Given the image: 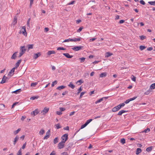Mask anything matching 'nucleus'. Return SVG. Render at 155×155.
I'll list each match as a JSON object with an SVG mask.
<instances>
[{
	"label": "nucleus",
	"instance_id": "f257e3e1",
	"mask_svg": "<svg viewBox=\"0 0 155 155\" xmlns=\"http://www.w3.org/2000/svg\"><path fill=\"white\" fill-rule=\"evenodd\" d=\"M22 32L23 35L25 36H27V34L26 31V28L25 26H22L21 27V30L20 31V33H21Z\"/></svg>",
	"mask_w": 155,
	"mask_h": 155
},
{
	"label": "nucleus",
	"instance_id": "f03ea898",
	"mask_svg": "<svg viewBox=\"0 0 155 155\" xmlns=\"http://www.w3.org/2000/svg\"><path fill=\"white\" fill-rule=\"evenodd\" d=\"M27 50V49H26V46H21L20 47V53H22V54H23L25 53V51Z\"/></svg>",
	"mask_w": 155,
	"mask_h": 155
},
{
	"label": "nucleus",
	"instance_id": "7ed1b4c3",
	"mask_svg": "<svg viewBox=\"0 0 155 155\" xmlns=\"http://www.w3.org/2000/svg\"><path fill=\"white\" fill-rule=\"evenodd\" d=\"M68 134H65L62 136L61 139H62V140L61 141L65 143L66 140L68 139Z\"/></svg>",
	"mask_w": 155,
	"mask_h": 155
},
{
	"label": "nucleus",
	"instance_id": "20e7f679",
	"mask_svg": "<svg viewBox=\"0 0 155 155\" xmlns=\"http://www.w3.org/2000/svg\"><path fill=\"white\" fill-rule=\"evenodd\" d=\"M83 48L82 46H75L72 48V49L75 51H78L81 49Z\"/></svg>",
	"mask_w": 155,
	"mask_h": 155
},
{
	"label": "nucleus",
	"instance_id": "39448f33",
	"mask_svg": "<svg viewBox=\"0 0 155 155\" xmlns=\"http://www.w3.org/2000/svg\"><path fill=\"white\" fill-rule=\"evenodd\" d=\"M65 142L61 141L59 143L58 147V149H61L64 147Z\"/></svg>",
	"mask_w": 155,
	"mask_h": 155
},
{
	"label": "nucleus",
	"instance_id": "423d86ee",
	"mask_svg": "<svg viewBox=\"0 0 155 155\" xmlns=\"http://www.w3.org/2000/svg\"><path fill=\"white\" fill-rule=\"evenodd\" d=\"M49 108L45 107L43 110L41 111V113L43 115L45 114H46L48 111L49 110Z\"/></svg>",
	"mask_w": 155,
	"mask_h": 155
},
{
	"label": "nucleus",
	"instance_id": "0eeeda50",
	"mask_svg": "<svg viewBox=\"0 0 155 155\" xmlns=\"http://www.w3.org/2000/svg\"><path fill=\"white\" fill-rule=\"evenodd\" d=\"M50 131L48 130L46 132L45 136L43 138L44 140H46L48 139L50 136Z\"/></svg>",
	"mask_w": 155,
	"mask_h": 155
},
{
	"label": "nucleus",
	"instance_id": "6e6552de",
	"mask_svg": "<svg viewBox=\"0 0 155 155\" xmlns=\"http://www.w3.org/2000/svg\"><path fill=\"white\" fill-rule=\"evenodd\" d=\"M17 17L16 16H15L14 18V19L12 24V25L14 26L17 23Z\"/></svg>",
	"mask_w": 155,
	"mask_h": 155
},
{
	"label": "nucleus",
	"instance_id": "1a4fd4ad",
	"mask_svg": "<svg viewBox=\"0 0 155 155\" xmlns=\"http://www.w3.org/2000/svg\"><path fill=\"white\" fill-rule=\"evenodd\" d=\"M15 68H13L9 72L8 75L10 76H12L14 74Z\"/></svg>",
	"mask_w": 155,
	"mask_h": 155
},
{
	"label": "nucleus",
	"instance_id": "9d476101",
	"mask_svg": "<svg viewBox=\"0 0 155 155\" xmlns=\"http://www.w3.org/2000/svg\"><path fill=\"white\" fill-rule=\"evenodd\" d=\"M39 111L38 110V109H36L33 111L31 113L32 114H33L34 116H35L37 115L39 113Z\"/></svg>",
	"mask_w": 155,
	"mask_h": 155
},
{
	"label": "nucleus",
	"instance_id": "9b49d317",
	"mask_svg": "<svg viewBox=\"0 0 155 155\" xmlns=\"http://www.w3.org/2000/svg\"><path fill=\"white\" fill-rule=\"evenodd\" d=\"M64 55L66 58H71L73 57L72 55H70L68 53H64L63 54Z\"/></svg>",
	"mask_w": 155,
	"mask_h": 155
},
{
	"label": "nucleus",
	"instance_id": "f8f14e48",
	"mask_svg": "<svg viewBox=\"0 0 155 155\" xmlns=\"http://www.w3.org/2000/svg\"><path fill=\"white\" fill-rule=\"evenodd\" d=\"M41 55L40 52H38L37 53L34 54V58L35 59H36L38 57L40 56Z\"/></svg>",
	"mask_w": 155,
	"mask_h": 155
},
{
	"label": "nucleus",
	"instance_id": "ddd939ff",
	"mask_svg": "<svg viewBox=\"0 0 155 155\" xmlns=\"http://www.w3.org/2000/svg\"><path fill=\"white\" fill-rule=\"evenodd\" d=\"M7 79V77H6L5 75H4L3 78H2V80L0 82L1 84H3L5 83L6 82V80Z\"/></svg>",
	"mask_w": 155,
	"mask_h": 155
},
{
	"label": "nucleus",
	"instance_id": "4468645a",
	"mask_svg": "<svg viewBox=\"0 0 155 155\" xmlns=\"http://www.w3.org/2000/svg\"><path fill=\"white\" fill-rule=\"evenodd\" d=\"M26 48H28V51L30 49H32L33 48L34 45L33 44L28 45L26 46Z\"/></svg>",
	"mask_w": 155,
	"mask_h": 155
},
{
	"label": "nucleus",
	"instance_id": "2eb2a0df",
	"mask_svg": "<svg viewBox=\"0 0 155 155\" xmlns=\"http://www.w3.org/2000/svg\"><path fill=\"white\" fill-rule=\"evenodd\" d=\"M81 37L77 38H74L73 39H71V41L76 42L77 41H79L81 40Z\"/></svg>",
	"mask_w": 155,
	"mask_h": 155
},
{
	"label": "nucleus",
	"instance_id": "dca6fc26",
	"mask_svg": "<svg viewBox=\"0 0 155 155\" xmlns=\"http://www.w3.org/2000/svg\"><path fill=\"white\" fill-rule=\"evenodd\" d=\"M113 55V54L109 52H107L105 54V58H108Z\"/></svg>",
	"mask_w": 155,
	"mask_h": 155
},
{
	"label": "nucleus",
	"instance_id": "f3484780",
	"mask_svg": "<svg viewBox=\"0 0 155 155\" xmlns=\"http://www.w3.org/2000/svg\"><path fill=\"white\" fill-rule=\"evenodd\" d=\"M17 53L18 52H16L14 53L11 57V59H15L17 57Z\"/></svg>",
	"mask_w": 155,
	"mask_h": 155
},
{
	"label": "nucleus",
	"instance_id": "a211bd4d",
	"mask_svg": "<svg viewBox=\"0 0 155 155\" xmlns=\"http://www.w3.org/2000/svg\"><path fill=\"white\" fill-rule=\"evenodd\" d=\"M127 111H126V110H121L120 111L118 114H117V115H119V116H120V115H122V114L124 113H125V112H127Z\"/></svg>",
	"mask_w": 155,
	"mask_h": 155
},
{
	"label": "nucleus",
	"instance_id": "6ab92c4d",
	"mask_svg": "<svg viewBox=\"0 0 155 155\" xmlns=\"http://www.w3.org/2000/svg\"><path fill=\"white\" fill-rule=\"evenodd\" d=\"M107 73L106 72H103L100 74V77L101 78L105 77L106 76Z\"/></svg>",
	"mask_w": 155,
	"mask_h": 155
},
{
	"label": "nucleus",
	"instance_id": "aec40b11",
	"mask_svg": "<svg viewBox=\"0 0 155 155\" xmlns=\"http://www.w3.org/2000/svg\"><path fill=\"white\" fill-rule=\"evenodd\" d=\"M18 139L19 137L17 135L14 139L13 144L14 145H15L16 142L18 140Z\"/></svg>",
	"mask_w": 155,
	"mask_h": 155
},
{
	"label": "nucleus",
	"instance_id": "412c9836",
	"mask_svg": "<svg viewBox=\"0 0 155 155\" xmlns=\"http://www.w3.org/2000/svg\"><path fill=\"white\" fill-rule=\"evenodd\" d=\"M125 104L124 103L120 104L117 106V107L119 109H120L122 107H123L125 105Z\"/></svg>",
	"mask_w": 155,
	"mask_h": 155
},
{
	"label": "nucleus",
	"instance_id": "4be33fe9",
	"mask_svg": "<svg viewBox=\"0 0 155 155\" xmlns=\"http://www.w3.org/2000/svg\"><path fill=\"white\" fill-rule=\"evenodd\" d=\"M87 125H86V124H84L82 125L81 127V128H80V129H79L77 131L76 133H75L74 135H75L76 133H78L80 130L81 129H83V128H84V127H86Z\"/></svg>",
	"mask_w": 155,
	"mask_h": 155
},
{
	"label": "nucleus",
	"instance_id": "5701e85b",
	"mask_svg": "<svg viewBox=\"0 0 155 155\" xmlns=\"http://www.w3.org/2000/svg\"><path fill=\"white\" fill-rule=\"evenodd\" d=\"M141 151L142 150L140 148H137L136 150V154L137 155H138L141 152Z\"/></svg>",
	"mask_w": 155,
	"mask_h": 155
},
{
	"label": "nucleus",
	"instance_id": "b1692460",
	"mask_svg": "<svg viewBox=\"0 0 155 155\" xmlns=\"http://www.w3.org/2000/svg\"><path fill=\"white\" fill-rule=\"evenodd\" d=\"M21 61V60H19L15 64V68H17L19 66Z\"/></svg>",
	"mask_w": 155,
	"mask_h": 155
},
{
	"label": "nucleus",
	"instance_id": "393cba45",
	"mask_svg": "<svg viewBox=\"0 0 155 155\" xmlns=\"http://www.w3.org/2000/svg\"><path fill=\"white\" fill-rule=\"evenodd\" d=\"M119 110L117 106H116L112 108V111L113 112H115L118 110Z\"/></svg>",
	"mask_w": 155,
	"mask_h": 155
},
{
	"label": "nucleus",
	"instance_id": "a878e982",
	"mask_svg": "<svg viewBox=\"0 0 155 155\" xmlns=\"http://www.w3.org/2000/svg\"><path fill=\"white\" fill-rule=\"evenodd\" d=\"M55 52L54 51H49L47 53V54L48 55H50L51 54H55Z\"/></svg>",
	"mask_w": 155,
	"mask_h": 155
},
{
	"label": "nucleus",
	"instance_id": "bb28decb",
	"mask_svg": "<svg viewBox=\"0 0 155 155\" xmlns=\"http://www.w3.org/2000/svg\"><path fill=\"white\" fill-rule=\"evenodd\" d=\"M45 133V130L43 129H41L39 132V134L40 135H43Z\"/></svg>",
	"mask_w": 155,
	"mask_h": 155
},
{
	"label": "nucleus",
	"instance_id": "cd10ccee",
	"mask_svg": "<svg viewBox=\"0 0 155 155\" xmlns=\"http://www.w3.org/2000/svg\"><path fill=\"white\" fill-rule=\"evenodd\" d=\"M68 86L71 87L72 89H74L75 87V86L71 82H70L68 85Z\"/></svg>",
	"mask_w": 155,
	"mask_h": 155
},
{
	"label": "nucleus",
	"instance_id": "c85d7f7f",
	"mask_svg": "<svg viewBox=\"0 0 155 155\" xmlns=\"http://www.w3.org/2000/svg\"><path fill=\"white\" fill-rule=\"evenodd\" d=\"M65 87V86L61 85L57 87V89L58 90H60L61 89L64 88Z\"/></svg>",
	"mask_w": 155,
	"mask_h": 155
},
{
	"label": "nucleus",
	"instance_id": "c756f323",
	"mask_svg": "<svg viewBox=\"0 0 155 155\" xmlns=\"http://www.w3.org/2000/svg\"><path fill=\"white\" fill-rule=\"evenodd\" d=\"M21 129L20 128H18L17 130L14 131L13 132L14 135H16L17 134L20 130Z\"/></svg>",
	"mask_w": 155,
	"mask_h": 155
},
{
	"label": "nucleus",
	"instance_id": "7c9ffc66",
	"mask_svg": "<svg viewBox=\"0 0 155 155\" xmlns=\"http://www.w3.org/2000/svg\"><path fill=\"white\" fill-rule=\"evenodd\" d=\"M152 146L149 147L147 148L146 150L147 152L151 151L152 150Z\"/></svg>",
	"mask_w": 155,
	"mask_h": 155
},
{
	"label": "nucleus",
	"instance_id": "2f4dec72",
	"mask_svg": "<svg viewBox=\"0 0 155 155\" xmlns=\"http://www.w3.org/2000/svg\"><path fill=\"white\" fill-rule=\"evenodd\" d=\"M5 107L4 104H0V109L3 110L5 108Z\"/></svg>",
	"mask_w": 155,
	"mask_h": 155
},
{
	"label": "nucleus",
	"instance_id": "473e14b6",
	"mask_svg": "<svg viewBox=\"0 0 155 155\" xmlns=\"http://www.w3.org/2000/svg\"><path fill=\"white\" fill-rule=\"evenodd\" d=\"M103 100V98H101L100 99H99L97 100V101L95 102V103L96 104H97V103H100V102H101V101H102Z\"/></svg>",
	"mask_w": 155,
	"mask_h": 155
},
{
	"label": "nucleus",
	"instance_id": "72a5a7b5",
	"mask_svg": "<svg viewBox=\"0 0 155 155\" xmlns=\"http://www.w3.org/2000/svg\"><path fill=\"white\" fill-rule=\"evenodd\" d=\"M37 84V83L35 82V83H32L31 84V86L32 87H35L36 85Z\"/></svg>",
	"mask_w": 155,
	"mask_h": 155
},
{
	"label": "nucleus",
	"instance_id": "f704fd0d",
	"mask_svg": "<svg viewBox=\"0 0 155 155\" xmlns=\"http://www.w3.org/2000/svg\"><path fill=\"white\" fill-rule=\"evenodd\" d=\"M155 88V83L152 84L150 86V88L151 89Z\"/></svg>",
	"mask_w": 155,
	"mask_h": 155
},
{
	"label": "nucleus",
	"instance_id": "c9c22d12",
	"mask_svg": "<svg viewBox=\"0 0 155 155\" xmlns=\"http://www.w3.org/2000/svg\"><path fill=\"white\" fill-rule=\"evenodd\" d=\"M92 120V119H90L87 120L85 123L87 125Z\"/></svg>",
	"mask_w": 155,
	"mask_h": 155
},
{
	"label": "nucleus",
	"instance_id": "e433bc0d",
	"mask_svg": "<svg viewBox=\"0 0 155 155\" xmlns=\"http://www.w3.org/2000/svg\"><path fill=\"white\" fill-rule=\"evenodd\" d=\"M150 131V129L149 128H147V129L144 130L142 132V133L145 132V133L147 132H149Z\"/></svg>",
	"mask_w": 155,
	"mask_h": 155
},
{
	"label": "nucleus",
	"instance_id": "4c0bfd02",
	"mask_svg": "<svg viewBox=\"0 0 155 155\" xmlns=\"http://www.w3.org/2000/svg\"><path fill=\"white\" fill-rule=\"evenodd\" d=\"M148 3L151 5H153L155 6V1H150L148 2Z\"/></svg>",
	"mask_w": 155,
	"mask_h": 155
},
{
	"label": "nucleus",
	"instance_id": "58836bf2",
	"mask_svg": "<svg viewBox=\"0 0 155 155\" xmlns=\"http://www.w3.org/2000/svg\"><path fill=\"white\" fill-rule=\"evenodd\" d=\"M58 138L57 137L55 138L53 140L54 143V144H56L58 142Z\"/></svg>",
	"mask_w": 155,
	"mask_h": 155
},
{
	"label": "nucleus",
	"instance_id": "ea45409f",
	"mask_svg": "<svg viewBox=\"0 0 155 155\" xmlns=\"http://www.w3.org/2000/svg\"><path fill=\"white\" fill-rule=\"evenodd\" d=\"M78 83H79L80 84H79L78 85H81V84L83 83H84V81H82L81 79L79 80H78V81H77V82H76V83L77 84Z\"/></svg>",
	"mask_w": 155,
	"mask_h": 155
},
{
	"label": "nucleus",
	"instance_id": "a19ab883",
	"mask_svg": "<svg viewBox=\"0 0 155 155\" xmlns=\"http://www.w3.org/2000/svg\"><path fill=\"white\" fill-rule=\"evenodd\" d=\"M17 155H22L21 150V148H20V150L18 151L17 153Z\"/></svg>",
	"mask_w": 155,
	"mask_h": 155
},
{
	"label": "nucleus",
	"instance_id": "79ce46f5",
	"mask_svg": "<svg viewBox=\"0 0 155 155\" xmlns=\"http://www.w3.org/2000/svg\"><path fill=\"white\" fill-rule=\"evenodd\" d=\"M57 83V81H54L52 82V84H51V87H53L54 86V85Z\"/></svg>",
	"mask_w": 155,
	"mask_h": 155
},
{
	"label": "nucleus",
	"instance_id": "37998d69",
	"mask_svg": "<svg viewBox=\"0 0 155 155\" xmlns=\"http://www.w3.org/2000/svg\"><path fill=\"white\" fill-rule=\"evenodd\" d=\"M146 48V47L144 46L140 45V49L141 50H143Z\"/></svg>",
	"mask_w": 155,
	"mask_h": 155
},
{
	"label": "nucleus",
	"instance_id": "c03bdc74",
	"mask_svg": "<svg viewBox=\"0 0 155 155\" xmlns=\"http://www.w3.org/2000/svg\"><path fill=\"white\" fill-rule=\"evenodd\" d=\"M31 18H29L28 20L27 21V26L28 27H30V21Z\"/></svg>",
	"mask_w": 155,
	"mask_h": 155
},
{
	"label": "nucleus",
	"instance_id": "a18cd8bd",
	"mask_svg": "<svg viewBox=\"0 0 155 155\" xmlns=\"http://www.w3.org/2000/svg\"><path fill=\"white\" fill-rule=\"evenodd\" d=\"M120 142L122 144H124L125 143V140L124 138H122L120 140Z\"/></svg>",
	"mask_w": 155,
	"mask_h": 155
},
{
	"label": "nucleus",
	"instance_id": "49530a36",
	"mask_svg": "<svg viewBox=\"0 0 155 155\" xmlns=\"http://www.w3.org/2000/svg\"><path fill=\"white\" fill-rule=\"evenodd\" d=\"M69 41H71V39L69 38L67 39H66V40H64L63 42H69Z\"/></svg>",
	"mask_w": 155,
	"mask_h": 155
},
{
	"label": "nucleus",
	"instance_id": "de8ad7c7",
	"mask_svg": "<svg viewBox=\"0 0 155 155\" xmlns=\"http://www.w3.org/2000/svg\"><path fill=\"white\" fill-rule=\"evenodd\" d=\"M65 49H66L65 48L63 47H58L57 49V50H65Z\"/></svg>",
	"mask_w": 155,
	"mask_h": 155
},
{
	"label": "nucleus",
	"instance_id": "09e8293b",
	"mask_svg": "<svg viewBox=\"0 0 155 155\" xmlns=\"http://www.w3.org/2000/svg\"><path fill=\"white\" fill-rule=\"evenodd\" d=\"M131 77H132V78H131V80L135 82L136 81V78L134 77L133 75H132Z\"/></svg>",
	"mask_w": 155,
	"mask_h": 155
},
{
	"label": "nucleus",
	"instance_id": "8fccbe9b",
	"mask_svg": "<svg viewBox=\"0 0 155 155\" xmlns=\"http://www.w3.org/2000/svg\"><path fill=\"white\" fill-rule=\"evenodd\" d=\"M139 37L140 38V39L142 40H143L146 38V36L143 35L140 36Z\"/></svg>",
	"mask_w": 155,
	"mask_h": 155
},
{
	"label": "nucleus",
	"instance_id": "3c124183",
	"mask_svg": "<svg viewBox=\"0 0 155 155\" xmlns=\"http://www.w3.org/2000/svg\"><path fill=\"white\" fill-rule=\"evenodd\" d=\"M21 91V89H18L14 91L13 92L14 93H16V94H17L18 93V92H20V91Z\"/></svg>",
	"mask_w": 155,
	"mask_h": 155
},
{
	"label": "nucleus",
	"instance_id": "603ef678",
	"mask_svg": "<svg viewBox=\"0 0 155 155\" xmlns=\"http://www.w3.org/2000/svg\"><path fill=\"white\" fill-rule=\"evenodd\" d=\"M79 58V59L81 61V63L82 62H84V61L85 59V58L84 57Z\"/></svg>",
	"mask_w": 155,
	"mask_h": 155
},
{
	"label": "nucleus",
	"instance_id": "864d4df0",
	"mask_svg": "<svg viewBox=\"0 0 155 155\" xmlns=\"http://www.w3.org/2000/svg\"><path fill=\"white\" fill-rule=\"evenodd\" d=\"M85 93V92H82L81 93L80 96V98H81L82 97V96Z\"/></svg>",
	"mask_w": 155,
	"mask_h": 155
},
{
	"label": "nucleus",
	"instance_id": "5fc2aeb1",
	"mask_svg": "<svg viewBox=\"0 0 155 155\" xmlns=\"http://www.w3.org/2000/svg\"><path fill=\"white\" fill-rule=\"evenodd\" d=\"M55 126H56V128L57 129H59L61 127L60 126V124H56Z\"/></svg>",
	"mask_w": 155,
	"mask_h": 155
},
{
	"label": "nucleus",
	"instance_id": "6e6d98bb",
	"mask_svg": "<svg viewBox=\"0 0 155 155\" xmlns=\"http://www.w3.org/2000/svg\"><path fill=\"white\" fill-rule=\"evenodd\" d=\"M37 98H38V97H36L33 96V97H31L30 98V99L31 100H35L36 99H37Z\"/></svg>",
	"mask_w": 155,
	"mask_h": 155
},
{
	"label": "nucleus",
	"instance_id": "4d7b16f0",
	"mask_svg": "<svg viewBox=\"0 0 155 155\" xmlns=\"http://www.w3.org/2000/svg\"><path fill=\"white\" fill-rule=\"evenodd\" d=\"M26 145V142H25L23 144V146H22V147H21V148L22 149H24Z\"/></svg>",
	"mask_w": 155,
	"mask_h": 155
},
{
	"label": "nucleus",
	"instance_id": "13d9d810",
	"mask_svg": "<svg viewBox=\"0 0 155 155\" xmlns=\"http://www.w3.org/2000/svg\"><path fill=\"white\" fill-rule=\"evenodd\" d=\"M34 0H30V7H31L32 4H33Z\"/></svg>",
	"mask_w": 155,
	"mask_h": 155
},
{
	"label": "nucleus",
	"instance_id": "bf43d9fd",
	"mask_svg": "<svg viewBox=\"0 0 155 155\" xmlns=\"http://www.w3.org/2000/svg\"><path fill=\"white\" fill-rule=\"evenodd\" d=\"M140 3L143 5H144L145 4V2L143 0H140Z\"/></svg>",
	"mask_w": 155,
	"mask_h": 155
},
{
	"label": "nucleus",
	"instance_id": "052dcab7",
	"mask_svg": "<svg viewBox=\"0 0 155 155\" xmlns=\"http://www.w3.org/2000/svg\"><path fill=\"white\" fill-rule=\"evenodd\" d=\"M96 39V38H91L89 39V41L90 42L93 41H94Z\"/></svg>",
	"mask_w": 155,
	"mask_h": 155
},
{
	"label": "nucleus",
	"instance_id": "680f3d73",
	"mask_svg": "<svg viewBox=\"0 0 155 155\" xmlns=\"http://www.w3.org/2000/svg\"><path fill=\"white\" fill-rule=\"evenodd\" d=\"M83 29V28L80 27L79 29L77 30V32H80Z\"/></svg>",
	"mask_w": 155,
	"mask_h": 155
},
{
	"label": "nucleus",
	"instance_id": "e2e57ef3",
	"mask_svg": "<svg viewBox=\"0 0 155 155\" xmlns=\"http://www.w3.org/2000/svg\"><path fill=\"white\" fill-rule=\"evenodd\" d=\"M74 2H75L74 1H72L71 2H70L69 3H68L67 5H69L73 4H74Z\"/></svg>",
	"mask_w": 155,
	"mask_h": 155
},
{
	"label": "nucleus",
	"instance_id": "0e129e2a",
	"mask_svg": "<svg viewBox=\"0 0 155 155\" xmlns=\"http://www.w3.org/2000/svg\"><path fill=\"white\" fill-rule=\"evenodd\" d=\"M130 101V99H129L127 100L126 101L124 102V103H125L126 104L128 103Z\"/></svg>",
	"mask_w": 155,
	"mask_h": 155
},
{
	"label": "nucleus",
	"instance_id": "69168bd1",
	"mask_svg": "<svg viewBox=\"0 0 155 155\" xmlns=\"http://www.w3.org/2000/svg\"><path fill=\"white\" fill-rule=\"evenodd\" d=\"M18 103V102H15L12 105V108H13L14 106L16 105Z\"/></svg>",
	"mask_w": 155,
	"mask_h": 155
},
{
	"label": "nucleus",
	"instance_id": "338daca9",
	"mask_svg": "<svg viewBox=\"0 0 155 155\" xmlns=\"http://www.w3.org/2000/svg\"><path fill=\"white\" fill-rule=\"evenodd\" d=\"M49 155H56L55 151H53Z\"/></svg>",
	"mask_w": 155,
	"mask_h": 155
},
{
	"label": "nucleus",
	"instance_id": "774afa93",
	"mask_svg": "<svg viewBox=\"0 0 155 155\" xmlns=\"http://www.w3.org/2000/svg\"><path fill=\"white\" fill-rule=\"evenodd\" d=\"M61 155H68L67 152H63L61 153Z\"/></svg>",
	"mask_w": 155,
	"mask_h": 155
}]
</instances>
